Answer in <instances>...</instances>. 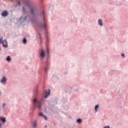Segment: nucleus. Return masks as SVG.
I'll use <instances>...</instances> for the list:
<instances>
[{
    "label": "nucleus",
    "mask_w": 128,
    "mask_h": 128,
    "mask_svg": "<svg viewBox=\"0 0 128 128\" xmlns=\"http://www.w3.org/2000/svg\"><path fill=\"white\" fill-rule=\"evenodd\" d=\"M121 56L124 58H126L125 54H121Z\"/></svg>",
    "instance_id": "4be33fe9"
},
{
    "label": "nucleus",
    "mask_w": 128,
    "mask_h": 128,
    "mask_svg": "<svg viewBox=\"0 0 128 128\" xmlns=\"http://www.w3.org/2000/svg\"><path fill=\"white\" fill-rule=\"evenodd\" d=\"M47 55H48V49H41L39 51V58L41 60H44Z\"/></svg>",
    "instance_id": "20e7f679"
},
{
    "label": "nucleus",
    "mask_w": 128,
    "mask_h": 128,
    "mask_svg": "<svg viewBox=\"0 0 128 128\" xmlns=\"http://www.w3.org/2000/svg\"><path fill=\"white\" fill-rule=\"evenodd\" d=\"M26 0H17L15 4H14V7L16 8V7L20 6V4L22 3V2H23V6H24V2Z\"/></svg>",
    "instance_id": "0eeeda50"
},
{
    "label": "nucleus",
    "mask_w": 128,
    "mask_h": 128,
    "mask_svg": "<svg viewBox=\"0 0 128 128\" xmlns=\"http://www.w3.org/2000/svg\"><path fill=\"white\" fill-rule=\"evenodd\" d=\"M44 100V97H42L40 99L34 98L32 100L33 106L37 107V108H38V110H42V106H43Z\"/></svg>",
    "instance_id": "7ed1b4c3"
},
{
    "label": "nucleus",
    "mask_w": 128,
    "mask_h": 128,
    "mask_svg": "<svg viewBox=\"0 0 128 128\" xmlns=\"http://www.w3.org/2000/svg\"><path fill=\"white\" fill-rule=\"evenodd\" d=\"M49 66H50V62L48 60H46L44 65V70L46 73H47L48 71L49 70Z\"/></svg>",
    "instance_id": "39448f33"
},
{
    "label": "nucleus",
    "mask_w": 128,
    "mask_h": 128,
    "mask_svg": "<svg viewBox=\"0 0 128 128\" xmlns=\"http://www.w3.org/2000/svg\"><path fill=\"white\" fill-rule=\"evenodd\" d=\"M1 44H3V48H8V42L6 41V40H1Z\"/></svg>",
    "instance_id": "1a4fd4ad"
},
{
    "label": "nucleus",
    "mask_w": 128,
    "mask_h": 128,
    "mask_svg": "<svg viewBox=\"0 0 128 128\" xmlns=\"http://www.w3.org/2000/svg\"><path fill=\"white\" fill-rule=\"evenodd\" d=\"M52 78L53 79H56V80H58V78L57 76H55V75L52 76Z\"/></svg>",
    "instance_id": "aec40b11"
},
{
    "label": "nucleus",
    "mask_w": 128,
    "mask_h": 128,
    "mask_svg": "<svg viewBox=\"0 0 128 128\" xmlns=\"http://www.w3.org/2000/svg\"><path fill=\"white\" fill-rule=\"evenodd\" d=\"M8 108V104L6 102H3L2 104V110H3V111H6V110Z\"/></svg>",
    "instance_id": "9d476101"
},
{
    "label": "nucleus",
    "mask_w": 128,
    "mask_h": 128,
    "mask_svg": "<svg viewBox=\"0 0 128 128\" xmlns=\"http://www.w3.org/2000/svg\"><path fill=\"white\" fill-rule=\"evenodd\" d=\"M45 128H47V126H46V125L45 126Z\"/></svg>",
    "instance_id": "bb28decb"
},
{
    "label": "nucleus",
    "mask_w": 128,
    "mask_h": 128,
    "mask_svg": "<svg viewBox=\"0 0 128 128\" xmlns=\"http://www.w3.org/2000/svg\"><path fill=\"white\" fill-rule=\"evenodd\" d=\"M82 122V120L81 118H78L76 120V123L80 124Z\"/></svg>",
    "instance_id": "2eb2a0df"
},
{
    "label": "nucleus",
    "mask_w": 128,
    "mask_h": 128,
    "mask_svg": "<svg viewBox=\"0 0 128 128\" xmlns=\"http://www.w3.org/2000/svg\"><path fill=\"white\" fill-rule=\"evenodd\" d=\"M103 128H110L109 125L104 126Z\"/></svg>",
    "instance_id": "412c9836"
},
{
    "label": "nucleus",
    "mask_w": 128,
    "mask_h": 128,
    "mask_svg": "<svg viewBox=\"0 0 128 128\" xmlns=\"http://www.w3.org/2000/svg\"><path fill=\"white\" fill-rule=\"evenodd\" d=\"M98 26L100 27L103 26V20L102 19L98 20Z\"/></svg>",
    "instance_id": "ddd939ff"
},
{
    "label": "nucleus",
    "mask_w": 128,
    "mask_h": 128,
    "mask_svg": "<svg viewBox=\"0 0 128 128\" xmlns=\"http://www.w3.org/2000/svg\"><path fill=\"white\" fill-rule=\"evenodd\" d=\"M6 61H7L8 62H10L12 61V58L10 56L6 58Z\"/></svg>",
    "instance_id": "a211bd4d"
},
{
    "label": "nucleus",
    "mask_w": 128,
    "mask_h": 128,
    "mask_svg": "<svg viewBox=\"0 0 128 128\" xmlns=\"http://www.w3.org/2000/svg\"><path fill=\"white\" fill-rule=\"evenodd\" d=\"M32 128H38V124L37 120H32Z\"/></svg>",
    "instance_id": "423d86ee"
},
{
    "label": "nucleus",
    "mask_w": 128,
    "mask_h": 128,
    "mask_svg": "<svg viewBox=\"0 0 128 128\" xmlns=\"http://www.w3.org/2000/svg\"><path fill=\"white\" fill-rule=\"evenodd\" d=\"M8 13L7 10H4L2 13L1 14V16L3 17H6L8 16Z\"/></svg>",
    "instance_id": "f8f14e48"
},
{
    "label": "nucleus",
    "mask_w": 128,
    "mask_h": 128,
    "mask_svg": "<svg viewBox=\"0 0 128 128\" xmlns=\"http://www.w3.org/2000/svg\"><path fill=\"white\" fill-rule=\"evenodd\" d=\"M27 42V40L26 38H24V39H23V44H26Z\"/></svg>",
    "instance_id": "6ab92c4d"
},
{
    "label": "nucleus",
    "mask_w": 128,
    "mask_h": 128,
    "mask_svg": "<svg viewBox=\"0 0 128 128\" xmlns=\"http://www.w3.org/2000/svg\"><path fill=\"white\" fill-rule=\"evenodd\" d=\"M57 103H58V102H57V101H55V102H54L53 103V104H54V105H56V104H57Z\"/></svg>",
    "instance_id": "b1692460"
},
{
    "label": "nucleus",
    "mask_w": 128,
    "mask_h": 128,
    "mask_svg": "<svg viewBox=\"0 0 128 128\" xmlns=\"http://www.w3.org/2000/svg\"><path fill=\"white\" fill-rule=\"evenodd\" d=\"M78 90H79V89H78V88H76V90H75V91H76V92H78Z\"/></svg>",
    "instance_id": "393cba45"
},
{
    "label": "nucleus",
    "mask_w": 128,
    "mask_h": 128,
    "mask_svg": "<svg viewBox=\"0 0 128 128\" xmlns=\"http://www.w3.org/2000/svg\"><path fill=\"white\" fill-rule=\"evenodd\" d=\"M39 16H42V22L38 24L37 26L38 28L43 32H45L46 30V22H47V16L44 14V12H40ZM38 16V18L39 17Z\"/></svg>",
    "instance_id": "f03ea898"
},
{
    "label": "nucleus",
    "mask_w": 128,
    "mask_h": 128,
    "mask_svg": "<svg viewBox=\"0 0 128 128\" xmlns=\"http://www.w3.org/2000/svg\"><path fill=\"white\" fill-rule=\"evenodd\" d=\"M0 120L2 122L5 124L6 122V117L1 116L0 117Z\"/></svg>",
    "instance_id": "dca6fc26"
},
{
    "label": "nucleus",
    "mask_w": 128,
    "mask_h": 128,
    "mask_svg": "<svg viewBox=\"0 0 128 128\" xmlns=\"http://www.w3.org/2000/svg\"><path fill=\"white\" fill-rule=\"evenodd\" d=\"M37 38L40 39V34H38V35H37Z\"/></svg>",
    "instance_id": "5701e85b"
},
{
    "label": "nucleus",
    "mask_w": 128,
    "mask_h": 128,
    "mask_svg": "<svg viewBox=\"0 0 128 128\" xmlns=\"http://www.w3.org/2000/svg\"><path fill=\"white\" fill-rule=\"evenodd\" d=\"M100 107V105L99 104H96L94 106V112H97L98 111Z\"/></svg>",
    "instance_id": "9b49d317"
},
{
    "label": "nucleus",
    "mask_w": 128,
    "mask_h": 128,
    "mask_svg": "<svg viewBox=\"0 0 128 128\" xmlns=\"http://www.w3.org/2000/svg\"><path fill=\"white\" fill-rule=\"evenodd\" d=\"M9 1H10V2H13L14 0H9Z\"/></svg>",
    "instance_id": "a878e982"
},
{
    "label": "nucleus",
    "mask_w": 128,
    "mask_h": 128,
    "mask_svg": "<svg viewBox=\"0 0 128 128\" xmlns=\"http://www.w3.org/2000/svg\"><path fill=\"white\" fill-rule=\"evenodd\" d=\"M46 95L44 96V98H46L50 94V90H48V91H46Z\"/></svg>",
    "instance_id": "f3484780"
},
{
    "label": "nucleus",
    "mask_w": 128,
    "mask_h": 128,
    "mask_svg": "<svg viewBox=\"0 0 128 128\" xmlns=\"http://www.w3.org/2000/svg\"><path fill=\"white\" fill-rule=\"evenodd\" d=\"M39 116L41 117H43L45 120H48V117L44 115L42 112L39 113Z\"/></svg>",
    "instance_id": "4468645a"
},
{
    "label": "nucleus",
    "mask_w": 128,
    "mask_h": 128,
    "mask_svg": "<svg viewBox=\"0 0 128 128\" xmlns=\"http://www.w3.org/2000/svg\"><path fill=\"white\" fill-rule=\"evenodd\" d=\"M0 84H6V76H2V78L0 79Z\"/></svg>",
    "instance_id": "6e6552de"
},
{
    "label": "nucleus",
    "mask_w": 128,
    "mask_h": 128,
    "mask_svg": "<svg viewBox=\"0 0 128 128\" xmlns=\"http://www.w3.org/2000/svg\"><path fill=\"white\" fill-rule=\"evenodd\" d=\"M40 14L36 6L31 4L29 0H24L22 6V16L17 20V22L22 24L28 22L34 24L37 22Z\"/></svg>",
    "instance_id": "f257e3e1"
}]
</instances>
